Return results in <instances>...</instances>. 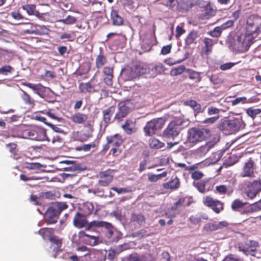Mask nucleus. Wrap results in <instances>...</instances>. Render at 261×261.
I'll return each mask as SVG.
<instances>
[{"label":"nucleus","instance_id":"nucleus-42","mask_svg":"<svg viewBox=\"0 0 261 261\" xmlns=\"http://www.w3.org/2000/svg\"><path fill=\"white\" fill-rule=\"evenodd\" d=\"M107 62L106 57L101 53H100L95 59V66L97 68H102Z\"/></svg>","mask_w":261,"mask_h":261},{"label":"nucleus","instance_id":"nucleus-50","mask_svg":"<svg viewBox=\"0 0 261 261\" xmlns=\"http://www.w3.org/2000/svg\"><path fill=\"white\" fill-rule=\"evenodd\" d=\"M86 261H101L99 259V254L95 253H90L85 255Z\"/></svg>","mask_w":261,"mask_h":261},{"label":"nucleus","instance_id":"nucleus-60","mask_svg":"<svg viewBox=\"0 0 261 261\" xmlns=\"http://www.w3.org/2000/svg\"><path fill=\"white\" fill-rule=\"evenodd\" d=\"M227 188L224 185H219L216 187L215 192L220 194H224L227 193Z\"/></svg>","mask_w":261,"mask_h":261},{"label":"nucleus","instance_id":"nucleus-35","mask_svg":"<svg viewBox=\"0 0 261 261\" xmlns=\"http://www.w3.org/2000/svg\"><path fill=\"white\" fill-rule=\"evenodd\" d=\"M49 31V29L44 25H37L35 30L32 31L27 30L25 32L29 34L42 35L48 34Z\"/></svg>","mask_w":261,"mask_h":261},{"label":"nucleus","instance_id":"nucleus-6","mask_svg":"<svg viewBox=\"0 0 261 261\" xmlns=\"http://www.w3.org/2000/svg\"><path fill=\"white\" fill-rule=\"evenodd\" d=\"M203 204L211 207L216 214L220 213L224 209V205L220 201L214 199L210 196H204L202 198Z\"/></svg>","mask_w":261,"mask_h":261},{"label":"nucleus","instance_id":"nucleus-63","mask_svg":"<svg viewBox=\"0 0 261 261\" xmlns=\"http://www.w3.org/2000/svg\"><path fill=\"white\" fill-rule=\"evenodd\" d=\"M219 128L222 130L227 129L228 128V120L227 119L221 120L219 125Z\"/></svg>","mask_w":261,"mask_h":261},{"label":"nucleus","instance_id":"nucleus-8","mask_svg":"<svg viewBox=\"0 0 261 261\" xmlns=\"http://www.w3.org/2000/svg\"><path fill=\"white\" fill-rule=\"evenodd\" d=\"M259 246L258 243L254 241H247L245 244H242L239 246L240 250L243 251L246 255H251L252 256L260 258V256H256L255 252L256 248Z\"/></svg>","mask_w":261,"mask_h":261},{"label":"nucleus","instance_id":"nucleus-7","mask_svg":"<svg viewBox=\"0 0 261 261\" xmlns=\"http://www.w3.org/2000/svg\"><path fill=\"white\" fill-rule=\"evenodd\" d=\"M215 182L211 179H205L194 181L193 186L201 193H205L213 190Z\"/></svg>","mask_w":261,"mask_h":261},{"label":"nucleus","instance_id":"nucleus-34","mask_svg":"<svg viewBox=\"0 0 261 261\" xmlns=\"http://www.w3.org/2000/svg\"><path fill=\"white\" fill-rule=\"evenodd\" d=\"M132 70L135 73L134 76H136L147 73L148 68H147L146 66L141 65V64H137L132 68Z\"/></svg>","mask_w":261,"mask_h":261},{"label":"nucleus","instance_id":"nucleus-30","mask_svg":"<svg viewBox=\"0 0 261 261\" xmlns=\"http://www.w3.org/2000/svg\"><path fill=\"white\" fill-rule=\"evenodd\" d=\"M115 107L112 106L102 111L103 120L105 123L109 124L111 122V118L115 112Z\"/></svg>","mask_w":261,"mask_h":261},{"label":"nucleus","instance_id":"nucleus-41","mask_svg":"<svg viewBox=\"0 0 261 261\" xmlns=\"http://www.w3.org/2000/svg\"><path fill=\"white\" fill-rule=\"evenodd\" d=\"M198 37V33L196 31H192L188 35L185 40L187 45L190 46L193 43H196V39Z\"/></svg>","mask_w":261,"mask_h":261},{"label":"nucleus","instance_id":"nucleus-23","mask_svg":"<svg viewBox=\"0 0 261 261\" xmlns=\"http://www.w3.org/2000/svg\"><path fill=\"white\" fill-rule=\"evenodd\" d=\"M94 210V206L92 203L86 202L83 203L79 207V211L86 216L91 215Z\"/></svg>","mask_w":261,"mask_h":261},{"label":"nucleus","instance_id":"nucleus-32","mask_svg":"<svg viewBox=\"0 0 261 261\" xmlns=\"http://www.w3.org/2000/svg\"><path fill=\"white\" fill-rule=\"evenodd\" d=\"M54 229L49 228H42L38 231V234H40L45 240H50L53 237Z\"/></svg>","mask_w":261,"mask_h":261},{"label":"nucleus","instance_id":"nucleus-48","mask_svg":"<svg viewBox=\"0 0 261 261\" xmlns=\"http://www.w3.org/2000/svg\"><path fill=\"white\" fill-rule=\"evenodd\" d=\"M41 178L35 176V175H31L30 174H21L20 175V180L24 181H27L29 180H38L40 179Z\"/></svg>","mask_w":261,"mask_h":261},{"label":"nucleus","instance_id":"nucleus-3","mask_svg":"<svg viewBox=\"0 0 261 261\" xmlns=\"http://www.w3.org/2000/svg\"><path fill=\"white\" fill-rule=\"evenodd\" d=\"M183 123L182 119L178 117L175 118L164 130L163 133L164 137L167 139H174L179 134Z\"/></svg>","mask_w":261,"mask_h":261},{"label":"nucleus","instance_id":"nucleus-24","mask_svg":"<svg viewBox=\"0 0 261 261\" xmlns=\"http://www.w3.org/2000/svg\"><path fill=\"white\" fill-rule=\"evenodd\" d=\"M81 238H84V241L87 244L91 246H95L98 244L99 238L97 237L90 236L84 231H81L79 233Z\"/></svg>","mask_w":261,"mask_h":261},{"label":"nucleus","instance_id":"nucleus-45","mask_svg":"<svg viewBox=\"0 0 261 261\" xmlns=\"http://www.w3.org/2000/svg\"><path fill=\"white\" fill-rule=\"evenodd\" d=\"M186 200L185 197H180L178 200L174 202L170 209L172 211H176L184 206V203Z\"/></svg>","mask_w":261,"mask_h":261},{"label":"nucleus","instance_id":"nucleus-40","mask_svg":"<svg viewBox=\"0 0 261 261\" xmlns=\"http://www.w3.org/2000/svg\"><path fill=\"white\" fill-rule=\"evenodd\" d=\"M203 42L204 44V46L202 49V51H204L206 55H208L209 53L212 51L213 41L211 38H204L203 40Z\"/></svg>","mask_w":261,"mask_h":261},{"label":"nucleus","instance_id":"nucleus-46","mask_svg":"<svg viewBox=\"0 0 261 261\" xmlns=\"http://www.w3.org/2000/svg\"><path fill=\"white\" fill-rule=\"evenodd\" d=\"M188 68H187L184 65H180L176 68H173L171 71V74L173 76H177L178 75L181 74L184 72H187V70Z\"/></svg>","mask_w":261,"mask_h":261},{"label":"nucleus","instance_id":"nucleus-2","mask_svg":"<svg viewBox=\"0 0 261 261\" xmlns=\"http://www.w3.org/2000/svg\"><path fill=\"white\" fill-rule=\"evenodd\" d=\"M211 136L208 129L203 127H192L188 130L187 141L193 144L205 140Z\"/></svg>","mask_w":261,"mask_h":261},{"label":"nucleus","instance_id":"nucleus-52","mask_svg":"<svg viewBox=\"0 0 261 261\" xmlns=\"http://www.w3.org/2000/svg\"><path fill=\"white\" fill-rule=\"evenodd\" d=\"M242 156V155L240 153L238 154H231V155L229 156V166L237 163Z\"/></svg>","mask_w":261,"mask_h":261},{"label":"nucleus","instance_id":"nucleus-44","mask_svg":"<svg viewBox=\"0 0 261 261\" xmlns=\"http://www.w3.org/2000/svg\"><path fill=\"white\" fill-rule=\"evenodd\" d=\"M59 217L55 215V214H49V212H46L45 220L47 224H55L57 222Z\"/></svg>","mask_w":261,"mask_h":261},{"label":"nucleus","instance_id":"nucleus-5","mask_svg":"<svg viewBox=\"0 0 261 261\" xmlns=\"http://www.w3.org/2000/svg\"><path fill=\"white\" fill-rule=\"evenodd\" d=\"M24 134L30 139L42 141L47 140L48 139L45 129L40 127H35L31 129H28L24 130Z\"/></svg>","mask_w":261,"mask_h":261},{"label":"nucleus","instance_id":"nucleus-19","mask_svg":"<svg viewBox=\"0 0 261 261\" xmlns=\"http://www.w3.org/2000/svg\"><path fill=\"white\" fill-rule=\"evenodd\" d=\"M228 223L226 221H221L217 223H208L204 226V229L206 231H214L219 229H221L225 227H227Z\"/></svg>","mask_w":261,"mask_h":261},{"label":"nucleus","instance_id":"nucleus-47","mask_svg":"<svg viewBox=\"0 0 261 261\" xmlns=\"http://www.w3.org/2000/svg\"><path fill=\"white\" fill-rule=\"evenodd\" d=\"M246 113L249 117L254 119L256 115L261 113V109H254L253 107H250L246 110Z\"/></svg>","mask_w":261,"mask_h":261},{"label":"nucleus","instance_id":"nucleus-17","mask_svg":"<svg viewBox=\"0 0 261 261\" xmlns=\"http://www.w3.org/2000/svg\"><path fill=\"white\" fill-rule=\"evenodd\" d=\"M107 141L110 143L111 146L119 147L123 142L122 136L118 134L114 135L108 136L106 138Z\"/></svg>","mask_w":261,"mask_h":261},{"label":"nucleus","instance_id":"nucleus-28","mask_svg":"<svg viewBox=\"0 0 261 261\" xmlns=\"http://www.w3.org/2000/svg\"><path fill=\"white\" fill-rule=\"evenodd\" d=\"M42 165L38 163L25 162L22 168L23 169H28L32 171V173H38L40 170Z\"/></svg>","mask_w":261,"mask_h":261},{"label":"nucleus","instance_id":"nucleus-56","mask_svg":"<svg viewBox=\"0 0 261 261\" xmlns=\"http://www.w3.org/2000/svg\"><path fill=\"white\" fill-rule=\"evenodd\" d=\"M96 146V145L94 143H91L90 144H84L82 146L78 147L77 149L78 150H84L85 151H89L91 148H94Z\"/></svg>","mask_w":261,"mask_h":261},{"label":"nucleus","instance_id":"nucleus-27","mask_svg":"<svg viewBox=\"0 0 261 261\" xmlns=\"http://www.w3.org/2000/svg\"><path fill=\"white\" fill-rule=\"evenodd\" d=\"M88 118L87 115L77 112L70 117V120L76 124H83L87 120Z\"/></svg>","mask_w":261,"mask_h":261},{"label":"nucleus","instance_id":"nucleus-18","mask_svg":"<svg viewBox=\"0 0 261 261\" xmlns=\"http://www.w3.org/2000/svg\"><path fill=\"white\" fill-rule=\"evenodd\" d=\"M130 221L135 224L141 226L145 224L146 219L145 216L142 213H134L131 214Z\"/></svg>","mask_w":261,"mask_h":261},{"label":"nucleus","instance_id":"nucleus-61","mask_svg":"<svg viewBox=\"0 0 261 261\" xmlns=\"http://www.w3.org/2000/svg\"><path fill=\"white\" fill-rule=\"evenodd\" d=\"M189 220L193 225L199 224L201 221V219L200 217L194 215L190 216Z\"/></svg>","mask_w":261,"mask_h":261},{"label":"nucleus","instance_id":"nucleus-13","mask_svg":"<svg viewBox=\"0 0 261 261\" xmlns=\"http://www.w3.org/2000/svg\"><path fill=\"white\" fill-rule=\"evenodd\" d=\"M87 217L79 211L77 212L74 216L73 219V225L77 228H83L87 227L88 224V220Z\"/></svg>","mask_w":261,"mask_h":261},{"label":"nucleus","instance_id":"nucleus-59","mask_svg":"<svg viewBox=\"0 0 261 261\" xmlns=\"http://www.w3.org/2000/svg\"><path fill=\"white\" fill-rule=\"evenodd\" d=\"M261 210V199L250 206V211L256 212Z\"/></svg>","mask_w":261,"mask_h":261},{"label":"nucleus","instance_id":"nucleus-64","mask_svg":"<svg viewBox=\"0 0 261 261\" xmlns=\"http://www.w3.org/2000/svg\"><path fill=\"white\" fill-rule=\"evenodd\" d=\"M172 48L171 44L164 46L162 48L161 53L163 55H166L170 53Z\"/></svg>","mask_w":261,"mask_h":261},{"label":"nucleus","instance_id":"nucleus-43","mask_svg":"<svg viewBox=\"0 0 261 261\" xmlns=\"http://www.w3.org/2000/svg\"><path fill=\"white\" fill-rule=\"evenodd\" d=\"M166 69V68L162 63H159L156 64L151 69V72L152 74L154 76H156L158 74H162L163 73Z\"/></svg>","mask_w":261,"mask_h":261},{"label":"nucleus","instance_id":"nucleus-49","mask_svg":"<svg viewBox=\"0 0 261 261\" xmlns=\"http://www.w3.org/2000/svg\"><path fill=\"white\" fill-rule=\"evenodd\" d=\"M14 70L13 67L10 65H5L0 68V74L7 75Z\"/></svg>","mask_w":261,"mask_h":261},{"label":"nucleus","instance_id":"nucleus-33","mask_svg":"<svg viewBox=\"0 0 261 261\" xmlns=\"http://www.w3.org/2000/svg\"><path fill=\"white\" fill-rule=\"evenodd\" d=\"M111 16L113 25L119 26L123 24V18L118 14L117 11L116 10H112Z\"/></svg>","mask_w":261,"mask_h":261},{"label":"nucleus","instance_id":"nucleus-10","mask_svg":"<svg viewBox=\"0 0 261 261\" xmlns=\"http://www.w3.org/2000/svg\"><path fill=\"white\" fill-rule=\"evenodd\" d=\"M244 127V123L240 116L238 115L237 117L229 116V135L235 133Z\"/></svg>","mask_w":261,"mask_h":261},{"label":"nucleus","instance_id":"nucleus-38","mask_svg":"<svg viewBox=\"0 0 261 261\" xmlns=\"http://www.w3.org/2000/svg\"><path fill=\"white\" fill-rule=\"evenodd\" d=\"M49 241L51 243V246H55L54 250L56 252L61 250V247L62 245V239L60 238L58 236H53Z\"/></svg>","mask_w":261,"mask_h":261},{"label":"nucleus","instance_id":"nucleus-21","mask_svg":"<svg viewBox=\"0 0 261 261\" xmlns=\"http://www.w3.org/2000/svg\"><path fill=\"white\" fill-rule=\"evenodd\" d=\"M113 72L114 69L112 67L106 66L103 69V73L106 75L103 81L108 86L112 85L113 79L114 77Z\"/></svg>","mask_w":261,"mask_h":261},{"label":"nucleus","instance_id":"nucleus-20","mask_svg":"<svg viewBox=\"0 0 261 261\" xmlns=\"http://www.w3.org/2000/svg\"><path fill=\"white\" fill-rule=\"evenodd\" d=\"M180 186V182L179 178L175 176L170 181L165 182L163 184V187L165 189H170L172 190H176Z\"/></svg>","mask_w":261,"mask_h":261},{"label":"nucleus","instance_id":"nucleus-11","mask_svg":"<svg viewBox=\"0 0 261 261\" xmlns=\"http://www.w3.org/2000/svg\"><path fill=\"white\" fill-rule=\"evenodd\" d=\"M68 205L65 202H55L52 203L47 210L49 214H55V215L59 217L61 212L67 209Z\"/></svg>","mask_w":261,"mask_h":261},{"label":"nucleus","instance_id":"nucleus-9","mask_svg":"<svg viewBox=\"0 0 261 261\" xmlns=\"http://www.w3.org/2000/svg\"><path fill=\"white\" fill-rule=\"evenodd\" d=\"M261 191V180H254L249 184L246 189L247 196L250 199L254 198Z\"/></svg>","mask_w":261,"mask_h":261},{"label":"nucleus","instance_id":"nucleus-57","mask_svg":"<svg viewBox=\"0 0 261 261\" xmlns=\"http://www.w3.org/2000/svg\"><path fill=\"white\" fill-rule=\"evenodd\" d=\"M203 176V173L199 171H195L191 174V178L195 180L200 179Z\"/></svg>","mask_w":261,"mask_h":261},{"label":"nucleus","instance_id":"nucleus-26","mask_svg":"<svg viewBox=\"0 0 261 261\" xmlns=\"http://www.w3.org/2000/svg\"><path fill=\"white\" fill-rule=\"evenodd\" d=\"M23 10L25 11L30 15H34L38 18L42 17V14L40 13L36 9V6L34 4H27L22 6Z\"/></svg>","mask_w":261,"mask_h":261},{"label":"nucleus","instance_id":"nucleus-1","mask_svg":"<svg viewBox=\"0 0 261 261\" xmlns=\"http://www.w3.org/2000/svg\"><path fill=\"white\" fill-rule=\"evenodd\" d=\"M256 21V20H253L251 18L247 20L245 34L239 32L229 34V46H232L234 50L238 51H247L258 34L259 28Z\"/></svg>","mask_w":261,"mask_h":261},{"label":"nucleus","instance_id":"nucleus-16","mask_svg":"<svg viewBox=\"0 0 261 261\" xmlns=\"http://www.w3.org/2000/svg\"><path fill=\"white\" fill-rule=\"evenodd\" d=\"M136 122L135 119H127L124 124L121 126V127L127 134L130 135L136 132Z\"/></svg>","mask_w":261,"mask_h":261},{"label":"nucleus","instance_id":"nucleus-54","mask_svg":"<svg viewBox=\"0 0 261 261\" xmlns=\"http://www.w3.org/2000/svg\"><path fill=\"white\" fill-rule=\"evenodd\" d=\"M245 203L241 201L240 200H234L232 204L231 208L234 211H239V210L242 207H243Z\"/></svg>","mask_w":261,"mask_h":261},{"label":"nucleus","instance_id":"nucleus-14","mask_svg":"<svg viewBox=\"0 0 261 261\" xmlns=\"http://www.w3.org/2000/svg\"><path fill=\"white\" fill-rule=\"evenodd\" d=\"M118 107L119 110L115 114V119L120 121L130 113V109L124 102H119Z\"/></svg>","mask_w":261,"mask_h":261},{"label":"nucleus","instance_id":"nucleus-58","mask_svg":"<svg viewBox=\"0 0 261 261\" xmlns=\"http://www.w3.org/2000/svg\"><path fill=\"white\" fill-rule=\"evenodd\" d=\"M222 32V29L220 27H216L213 31H210L208 34L213 37H218L220 36Z\"/></svg>","mask_w":261,"mask_h":261},{"label":"nucleus","instance_id":"nucleus-29","mask_svg":"<svg viewBox=\"0 0 261 261\" xmlns=\"http://www.w3.org/2000/svg\"><path fill=\"white\" fill-rule=\"evenodd\" d=\"M22 94L21 95V98L23 101L24 104L28 106L29 108H32L35 105V100L25 91L21 90Z\"/></svg>","mask_w":261,"mask_h":261},{"label":"nucleus","instance_id":"nucleus-62","mask_svg":"<svg viewBox=\"0 0 261 261\" xmlns=\"http://www.w3.org/2000/svg\"><path fill=\"white\" fill-rule=\"evenodd\" d=\"M209 147H207L205 144L201 146L197 149V152L200 155H204L208 151Z\"/></svg>","mask_w":261,"mask_h":261},{"label":"nucleus","instance_id":"nucleus-12","mask_svg":"<svg viewBox=\"0 0 261 261\" xmlns=\"http://www.w3.org/2000/svg\"><path fill=\"white\" fill-rule=\"evenodd\" d=\"M93 227H105L108 230L111 236L113 233L112 224L106 222L94 220L90 223L88 222L86 229L89 230Z\"/></svg>","mask_w":261,"mask_h":261},{"label":"nucleus","instance_id":"nucleus-4","mask_svg":"<svg viewBox=\"0 0 261 261\" xmlns=\"http://www.w3.org/2000/svg\"><path fill=\"white\" fill-rule=\"evenodd\" d=\"M166 120L165 118L161 117L152 119L147 122L144 127L145 135L151 136L155 134L157 130L160 129L163 127Z\"/></svg>","mask_w":261,"mask_h":261},{"label":"nucleus","instance_id":"nucleus-15","mask_svg":"<svg viewBox=\"0 0 261 261\" xmlns=\"http://www.w3.org/2000/svg\"><path fill=\"white\" fill-rule=\"evenodd\" d=\"M110 170L100 172L99 176L100 179L98 180L99 184L103 187L108 186L113 180V176Z\"/></svg>","mask_w":261,"mask_h":261},{"label":"nucleus","instance_id":"nucleus-25","mask_svg":"<svg viewBox=\"0 0 261 261\" xmlns=\"http://www.w3.org/2000/svg\"><path fill=\"white\" fill-rule=\"evenodd\" d=\"M22 85L32 89L35 93L38 95H41L45 91V88L40 83L34 84L32 83L23 82Z\"/></svg>","mask_w":261,"mask_h":261},{"label":"nucleus","instance_id":"nucleus-36","mask_svg":"<svg viewBox=\"0 0 261 261\" xmlns=\"http://www.w3.org/2000/svg\"><path fill=\"white\" fill-rule=\"evenodd\" d=\"M184 105L192 108L197 114L202 112L201 105L195 100L192 99L187 100L184 102Z\"/></svg>","mask_w":261,"mask_h":261},{"label":"nucleus","instance_id":"nucleus-55","mask_svg":"<svg viewBox=\"0 0 261 261\" xmlns=\"http://www.w3.org/2000/svg\"><path fill=\"white\" fill-rule=\"evenodd\" d=\"M147 231L144 229H141L137 231L134 232L132 233L133 237L138 238L139 239L142 238L146 234Z\"/></svg>","mask_w":261,"mask_h":261},{"label":"nucleus","instance_id":"nucleus-31","mask_svg":"<svg viewBox=\"0 0 261 261\" xmlns=\"http://www.w3.org/2000/svg\"><path fill=\"white\" fill-rule=\"evenodd\" d=\"M79 89L80 92L83 93H92L95 91L94 86L90 82H81L79 84Z\"/></svg>","mask_w":261,"mask_h":261},{"label":"nucleus","instance_id":"nucleus-39","mask_svg":"<svg viewBox=\"0 0 261 261\" xmlns=\"http://www.w3.org/2000/svg\"><path fill=\"white\" fill-rule=\"evenodd\" d=\"M149 145L151 149H159L164 147L165 144L156 138H152L149 141Z\"/></svg>","mask_w":261,"mask_h":261},{"label":"nucleus","instance_id":"nucleus-51","mask_svg":"<svg viewBox=\"0 0 261 261\" xmlns=\"http://www.w3.org/2000/svg\"><path fill=\"white\" fill-rule=\"evenodd\" d=\"M77 21L75 17L68 15L65 19L59 20L58 22H62L66 24H72L75 23Z\"/></svg>","mask_w":261,"mask_h":261},{"label":"nucleus","instance_id":"nucleus-53","mask_svg":"<svg viewBox=\"0 0 261 261\" xmlns=\"http://www.w3.org/2000/svg\"><path fill=\"white\" fill-rule=\"evenodd\" d=\"M139 257L141 261H154L155 259L154 256L148 252H146Z\"/></svg>","mask_w":261,"mask_h":261},{"label":"nucleus","instance_id":"nucleus-22","mask_svg":"<svg viewBox=\"0 0 261 261\" xmlns=\"http://www.w3.org/2000/svg\"><path fill=\"white\" fill-rule=\"evenodd\" d=\"M254 174V162L252 160H249L245 163L243 168L242 175L243 177H251Z\"/></svg>","mask_w":261,"mask_h":261},{"label":"nucleus","instance_id":"nucleus-37","mask_svg":"<svg viewBox=\"0 0 261 261\" xmlns=\"http://www.w3.org/2000/svg\"><path fill=\"white\" fill-rule=\"evenodd\" d=\"M187 72L188 73L189 77L190 80L195 83H199L201 81V76L200 72L189 68L187 70Z\"/></svg>","mask_w":261,"mask_h":261}]
</instances>
